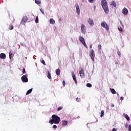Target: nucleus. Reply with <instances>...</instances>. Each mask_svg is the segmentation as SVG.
<instances>
[{"instance_id": "4", "label": "nucleus", "mask_w": 131, "mask_h": 131, "mask_svg": "<svg viewBox=\"0 0 131 131\" xmlns=\"http://www.w3.org/2000/svg\"><path fill=\"white\" fill-rule=\"evenodd\" d=\"M28 75L26 74L21 77V79L23 82H28V78H27Z\"/></svg>"}, {"instance_id": "7", "label": "nucleus", "mask_w": 131, "mask_h": 131, "mask_svg": "<svg viewBox=\"0 0 131 131\" xmlns=\"http://www.w3.org/2000/svg\"><path fill=\"white\" fill-rule=\"evenodd\" d=\"M90 56L91 57L92 60L93 61H95V52L94 51V50H92L91 51V52L90 54Z\"/></svg>"}, {"instance_id": "25", "label": "nucleus", "mask_w": 131, "mask_h": 131, "mask_svg": "<svg viewBox=\"0 0 131 131\" xmlns=\"http://www.w3.org/2000/svg\"><path fill=\"white\" fill-rule=\"evenodd\" d=\"M12 55H13V54H12V52L10 51V52H9V58L10 59H12Z\"/></svg>"}, {"instance_id": "24", "label": "nucleus", "mask_w": 131, "mask_h": 131, "mask_svg": "<svg viewBox=\"0 0 131 131\" xmlns=\"http://www.w3.org/2000/svg\"><path fill=\"white\" fill-rule=\"evenodd\" d=\"M104 111H101L100 117H103V116H104Z\"/></svg>"}, {"instance_id": "41", "label": "nucleus", "mask_w": 131, "mask_h": 131, "mask_svg": "<svg viewBox=\"0 0 131 131\" xmlns=\"http://www.w3.org/2000/svg\"><path fill=\"white\" fill-rule=\"evenodd\" d=\"M112 131H117V129L115 128H113Z\"/></svg>"}, {"instance_id": "3", "label": "nucleus", "mask_w": 131, "mask_h": 131, "mask_svg": "<svg viewBox=\"0 0 131 131\" xmlns=\"http://www.w3.org/2000/svg\"><path fill=\"white\" fill-rule=\"evenodd\" d=\"M79 40L85 47V48H88V46L86 45V43H85V41L84 40V38L81 36L79 37Z\"/></svg>"}, {"instance_id": "45", "label": "nucleus", "mask_w": 131, "mask_h": 131, "mask_svg": "<svg viewBox=\"0 0 131 131\" xmlns=\"http://www.w3.org/2000/svg\"><path fill=\"white\" fill-rule=\"evenodd\" d=\"M90 49H92V48H93V45H90Z\"/></svg>"}, {"instance_id": "21", "label": "nucleus", "mask_w": 131, "mask_h": 131, "mask_svg": "<svg viewBox=\"0 0 131 131\" xmlns=\"http://www.w3.org/2000/svg\"><path fill=\"white\" fill-rule=\"evenodd\" d=\"M48 75H47V77H48L49 79H51L52 78V77L51 76V73H50V71H48Z\"/></svg>"}, {"instance_id": "40", "label": "nucleus", "mask_w": 131, "mask_h": 131, "mask_svg": "<svg viewBox=\"0 0 131 131\" xmlns=\"http://www.w3.org/2000/svg\"><path fill=\"white\" fill-rule=\"evenodd\" d=\"M53 128H55V129H56V128H57V125H54L53 126Z\"/></svg>"}, {"instance_id": "28", "label": "nucleus", "mask_w": 131, "mask_h": 131, "mask_svg": "<svg viewBox=\"0 0 131 131\" xmlns=\"http://www.w3.org/2000/svg\"><path fill=\"white\" fill-rule=\"evenodd\" d=\"M35 23H38V16H36V17Z\"/></svg>"}, {"instance_id": "38", "label": "nucleus", "mask_w": 131, "mask_h": 131, "mask_svg": "<svg viewBox=\"0 0 131 131\" xmlns=\"http://www.w3.org/2000/svg\"><path fill=\"white\" fill-rule=\"evenodd\" d=\"M101 48H102V45H98V49H99V50H101Z\"/></svg>"}, {"instance_id": "47", "label": "nucleus", "mask_w": 131, "mask_h": 131, "mask_svg": "<svg viewBox=\"0 0 131 131\" xmlns=\"http://www.w3.org/2000/svg\"><path fill=\"white\" fill-rule=\"evenodd\" d=\"M125 127H127V125H126V126H125Z\"/></svg>"}, {"instance_id": "20", "label": "nucleus", "mask_w": 131, "mask_h": 131, "mask_svg": "<svg viewBox=\"0 0 131 131\" xmlns=\"http://www.w3.org/2000/svg\"><path fill=\"white\" fill-rule=\"evenodd\" d=\"M50 24H55V20L53 18H51L50 19Z\"/></svg>"}, {"instance_id": "23", "label": "nucleus", "mask_w": 131, "mask_h": 131, "mask_svg": "<svg viewBox=\"0 0 131 131\" xmlns=\"http://www.w3.org/2000/svg\"><path fill=\"white\" fill-rule=\"evenodd\" d=\"M35 3L36 4H37V5H40V4H41V3L40 2V1H38V0H35Z\"/></svg>"}, {"instance_id": "15", "label": "nucleus", "mask_w": 131, "mask_h": 131, "mask_svg": "<svg viewBox=\"0 0 131 131\" xmlns=\"http://www.w3.org/2000/svg\"><path fill=\"white\" fill-rule=\"evenodd\" d=\"M123 116H124L125 118H126V119L128 121H129L130 119H129V117H128V115H127V114H123Z\"/></svg>"}, {"instance_id": "17", "label": "nucleus", "mask_w": 131, "mask_h": 131, "mask_svg": "<svg viewBox=\"0 0 131 131\" xmlns=\"http://www.w3.org/2000/svg\"><path fill=\"white\" fill-rule=\"evenodd\" d=\"M111 6H113V7H116V2H115V1H112L111 3Z\"/></svg>"}, {"instance_id": "6", "label": "nucleus", "mask_w": 131, "mask_h": 131, "mask_svg": "<svg viewBox=\"0 0 131 131\" xmlns=\"http://www.w3.org/2000/svg\"><path fill=\"white\" fill-rule=\"evenodd\" d=\"M79 72L80 74V77L82 78V77H84V71H83V69L82 68L79 69Z\"/></svg>"}, {"instance_id": "46", "label": "nucleus", "mask_w": 131, "mask_h": 131, "mask_svg": "<svg viewBox=\"0 0 131 131\" xmlns=\"http://www.w3.org/2000/svg\"><path fill=\"white\" fill-rule=\"evenodd\" d=\"M114 104H112V105H111V107H114Z\"/></svg>"}, {"instance_id": "34", "label": "nucleus", "mask_w": 131, "mask_h": 131, "mask_svg": "<svg viewBox=\"0 0 131 131\" xmlns=\"http://www.w3.org/2000/svg\"><path fill=\"white\" fill-rule=\"evenodd\" d=\"M40 11L42 13V14H43V15H45V12H43V10H42V9H40Z\"/></svg>"}, {"instance_id": "35", "label": "nucleus", "mask_w": 131, "mask_h": 131, "mask_svg": "<svg viewBox=\"0 0 131 131\" xmlns=\"http://www.w3.org/2000/svg\"><path fill=\"white\" fill-rule=\"evenodd\" d=\"M41 63L44 65V66H46V62H45V60H42Z\"/></svg>"}, {"instance_id": "5", "label": "nucleus", "mask_w": 131, "mask_h": 131, "mask_svg": "<svg viewBox=\"0 0 131 131\" xmlns=\"http://www.w3.org/2000/svg\"><path fill=\"white\" fill-rule=\"evenodd\" d=\"M81 30L83 34H85V32H86V27H85V26H84V25H81Z\"/></svg>"}, {"instance_id": "10", "label": "nucleus", "mask_w": 131, "mask_h": 131, "mask_svg": "<svg viewBox=\"0 0 131 131\" xmlns=\"http://www.w3.org/2000/svg\"><path fill=\"white\" fill-rule=\"evenodd\" d=\"M28 20V17L27 16H24L23 17L22 20L21 21V24H24L26 22H27Z\"/></svg>"}, {"instance_id": "1", "label": "nucleus", "mask_w": 131, "mask_h": 131, "mask_svg": "<svg viewBox=\"0 0 131 131\" xmlns=\"http://www.w3.org/2000/svg\"><path fill=\"white\" fill-rule=\"evenodd\" d=\"M101 5L105 13H106V14H108V13H109V9L108 8V3H107V1L102 0L101 2Z\"/></svg>"}, {"instance_id": "37", "label": "nucleus", "mask_w": 131, "mask_h": 131, "mask_svg": "<svg viewBox=\"0 0 131 131\" xmlns=\"http://www.w3.org/2000/svg\"><path fill=\"white\" fill-rule=\"evenodd\" d=\"M23 73L25 74L26 73V71L25 70V69H23Z\"/></svg>"}, {"instance_id": "9", "label": "nucleus", "mask_w": 131, "mask_h": 131, "mask_svg": "<svg viewBox=\"0 0 131 131\" xmlns=\"http://www.w3.org/2000/svg\"><path fill=\"white\" fill-rule=\"evenodd\" d=\"M101 25L102 27H103V28H105L106 30H109V27H108V25H107V23L104 22L101 23Z\"/></svg>"}, {"instance_id": "14", "label": "nucleus", "mask_w": 131, "mask_h": 131, "mask_svg": "<svg viewBox=\"0 0 131 131\" xmlns=\"http://www.w3.org/2000/svg\"><path fill=\"white\" fill-rule=\"evenodd\" d=\"M0 58H1V59H3V60H5V59H6V54L1 53L0 54Z\"/></svg>"}, {"instance_id": "36", "label": "nucleus", "mask_w": 131, "mask_h": 131, "mask_svg": "<svg viewBox=\"0 0 131 131\" xmlns=\"http://www.w3.org/2000/svg\"><path fill=\"white\" fill-rule=\"evenodd\" d=\"M128 130L131 131V125H128Z\"/></svg>"}, {"instance_id": "43", "label": "nucleus", "mask_w": 131, "mask_h": 131, "mask_svg": "<svg viewBox=\"0 0 131 131\" xmlns=\"http://www.w3.org/2000/svg\"><path fill=\"white\" fill-rule=\"evenodd\" d=\"M123 99H124L123 97H120V100H121V101H123Z\"/></svg>"}, {"instance_id": "18", "label": "nucleus", "mask_w": 131, "mask_h": 131, "mask_svg": "<svg viewBox=\"0 0 131 131\" xmlns=\"http://www.w3.org/2000/svg\"><path fill=\"white\" fill-rule=\"evenodd\" d=\"M110 90L111 91L112 94H113L114 95H115V94H116V91H115V90H114V89L110 88Z\"/></svg>"}, {"instance_id": "39", "label": "nucleus", "mask_w": 131, "mask_h": 131, "mask_svg": "<svg viewBox=\"0 0 131 131\" xmlns=\"http://www.w3.org/2000/svg\"><path fill=\"white\" fill-rule=\"evenodd\" d=\"M62 84H63V86H65V85L66 84V83L65 82L64 80H63L62 81Z\"/></svg>"}, {"instance_id": "19", "label": "nucleus", "mask_w": 131, "mask_h": 131, "mask_svg": "<svg viewBox=\"0 0 131 131\" xmlns=\"http://www.w3.org/2000/svg\"><path fill=\"white\" fill-rule=\"evenodd\" d=\"M60 73H61V71L59 69H56V74L57 75H59Z\"/></svg>"}, {"instance_id": "22", "label": "nucleus", "mask_w": 131, "mask_h": 131, "mask_svg": "<svg viewBox=\"0 0 131 131\" xmlns=\"http://www.w3.org/2000/svg\"><path fill=\"white\" fill-rule=\"evenodd\" d=\"M32 92V89H31L30 90H29L27 93H26V95H29V94H31V93Z\"/></svg>"}, {"instance_id": "30", "label": "nucleus", "mask_w": 131, "mask_h": 131, "mask_svg": "<svg viewBox=\"0 0 131 131\" xmlns=\"http://www.w3.org/2000/svg\"><path fill=\"white\" fill-rule=\"evenodd\" d=\"M63 109V106H60L57 108V111H60V110H62Z\"/></svg>"}, {"instance_id": "32", "label": "nucleus", "mask_w": 131, "mask_h": 131, "mask_svg": "<svg viewBox=\"0 0 131 131\" xmlns=\"http://www.w3.org/2000/svg\"><path fill=\"white\" fill-rule=\"evenodd\" d=\"M117 54H118V56H119V57H121V53H120V51H118L117 52Z\"/></svg>"}, {"instance_id": "16", "label": "nucleus", "mask_w": 131, "mask_h": 131, "mask_svg": "<svg viewBox=\"0 0 131 131\" xmlns=\"http://www.w3.org/2000/svg\"><path fill=\"white\" fill-rule=\"evenodd\" d=\"M62 125H63V126L65 125H67L68 122L66 120H62Z\"/></svg>"}, {"instance_id": "26", "label": "nucleus", "mask_w": 131, "mask_h": 131, "mask_svg": "<svg viewBox=\"0 0 131 131\" xmlns=\"http://www.w3.org/2000/svg\"><path fill=\"white\" fill-rule=\"evenodd\" d=\"M86 86L88 88H92V84L91 83H88L86 84Z\"/></svg>"}, {"instance_id": "8", "label": "nucleus", "mask_w": 131, "mask_h": 131, "mask_svg": "<svg viewBox=\"0 0 131 131\" xmlns=\"http://www.w3.org/2000/svg\"><path fill=\"white\" fill-rule=\"evenodd\" d=\"M122 13L123 15L126 16L127 14H128V10H127L126 8L124 7L122 10Z\"/></svg>"}, {"instance_id": "27", "label": "nucleus", "mask_w": 131, "mask_h": 131, "mask_svg": "<svg viewBox=\"0 0 131 131\" xmlns=\"http://www.w3.org/2000/svg\"><path fill=\"white\" fill-rule=\"evenodd\" d=\"M9 29H10V30H13V29H14V27H13L12 25H10L9 26Z\"/></svg>"}, {"instance_id": "44", "label": "nucleus", "mask_w": 131, "mask_h": 131, "mask_svg": "<svg viewBox=\"0 0 131 131\" xmlns=\"http://www.w3.org/2000/svg\"><path fill=\"white\" fill-rule=\"evenodd\" d=\"M89 3H93L94 2V0H89Z\"/></svg>"}, {"instance_id": "12", "label": "nucleus", "mask_w": 131, "mask_h": 131, "mask_svg": "<svg viewBox=\"0 0 131 131\" xmlns=\"http://www.w3.org/2000/svg\"><path fill=\"white\" fill-rule=\"evenodd\" d=\"M75 7H76V13L77 14L79 15V14H80V9H79V6L77 4H76Z\"/></svg>"}, {"instance_id": "11", "label": "nucleus", "mask_w": 131, "mask_h": 131, "mask_svg": "<svg viewBox=\"0 0 131 131\" xmlns=\"http://www.w3.org/2000/svg\"><path fill=\"white\" fill-rule=\"evenodd\" d=\"M72 75L73 80L75 81L76 84H77V80L76 79V77H75V74H74V72H72Z\"/></svg>"}, {"instance_id": "31", "label": "nucleus", "mask_w": 131, "mask_h": 131, "mask_svg": "<svg viewBox=\"0 0 131 131\" xmlns=\"http://www.w3.org/2000/svg\"><path fill=\"white\" fill-rule=\"evenodd\" d=\"M49 123H50V124H53L54 123V121L53 120V119L50 120Z\"/></svg>"}, {"instance_id": "2", "label": "nucleus", "mask_w": 131, "mask_h": 131, "mask_svg": "<svg viewBox=\"0 0 131 131\" xmlns=\"http://www.w3.org/2000/svg\"><path fill=\"white\" fill-rule=\"evenodd\" d=\"M52 120L55 124H58L60 123V117L56 115H53L52 116Z\"/></svg>"}, {"instance_id": "29", "label": "nucleus", "mask_w": 131, "mask_h": 131, "mask_svg": "<svg viewBox=\"0 0 131 131\" xmlns=\"http://www.w3.org/2000/svg\"><path fill=\"white\" fill-rule=\"evenodd\" d=\"M119 31H120L121 32H122V31H123V30H122V28L120 27V28H118Z\"/></svg>"}, {"instance_id": "42", "label": "nucleus", "mask_w": 131, "mask_h": 131, "mask_svg": "<svg viewBox=\"0 0 131 131\" xmlns=\"http://www.w3.org/2000/svg\"><path fill=\"white\" fill-rule=\"evenodd\" d=\"M120 23L121 25L122 26V27H123V26H124L123 25V24L122 23V21H120Z\"/></svg>"}, {"instance_id": "33", "label": "nucleus", "mask_w": 131, "mask_h": 131, "mask_svg": "<svg viewBox=\"0 0 131 131\" xmlns=\"http://www.w3.org/2000/svg\"><path fill=\"white\" fill-rule=\"evenodd\" d=\"M76 101L78 102H80V98H78V97H77V98H76Z\"/></svg>"}, {"instance_id": "13", "label": "nucleus", "mask_w": 131, "mask_h": 131, "mask_svg": "<svg viewBox=\"0 0 131 131\" xmlns=\"http://www.w3.org/2000/svg\"><path fill=\"white\" fill-rule=\"evenodd\" d=\"M88 23L90 26H94V21H93V19H91V18H89Z\"/></svg>"}]
</instances>
